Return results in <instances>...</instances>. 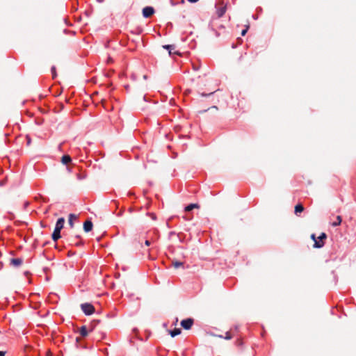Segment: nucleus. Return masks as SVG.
Instances as JSON below:
<instances>
[{"instance_id":"33","label":"nucleus","mask_w":356,"mask_h":356,"mask_svg":"<svg viewBox=\"0 0 356 356\" xmlns=\"http://www.w3.org/2000/svg\"><path fill=\"white\" fill-rule=\"evenodd\" d=\"M83 243L81 241L79 242V243H76V245H82Z\"/></svg>"},{"instance_id":"41","label":"nucleus","mask_w":356,"mask_h":356,"mask_svg":"<svg viewBox=\"0 0 356 356\" xmlns=\"http://www.w3.org/2000/svg\"><path fill=\"white\" fill-rule=\"evenodd\" d=\"M70 33H72V34H74L75 32L74 31H70Z\"/></svg>"},{"instance_id":"18","label":"nucleus","mask_w":356,"mask_h":356,"mask_svg":"<svg viewBox=\"0 0 356 356\" xmlns=\"http://www.w3.org/2000/svg\"><path fill=\"white\" fill-rule=\"evenodd\" d=\"M76 218V217L74 214H72V213L70 214L68 221H69V224L71 227H73V218Z\"/></svg>"},{"instance_id":"7","label":"nucleus","mask_w":356,"mask_h":356,"mask_svg":"<svg viewBox=\"0 0 356 356\" xmlns=\"http://www.w3.org/2000/svg\"><path fill=\"white\" fill-rule=\"evenodd\" d=\"M193 324V319L188 318L184 319L181 321V327L185 330H189Z\"/></svg>"},{"instance_id":"15","label":"nucleus","mask_w":356,"mask_h":356,"mask_svg":"<svg viewBox=\"0 0 356 356\" xmlns=\"http://www.w3.org/2000/svg\"><path fill=\"white\" fill-rule=\"evenodd\" d=\"M194 208H199V205L197 204H190L185 207V211L188 212L192 211Z\"/></svg>"},{"instance_id":"34","label":"nucleus","mask_w":356,"mask_h":356,"mask_svg":"<svg viewBox=\"0 0 356 356\" xmlns=\"http://www.w3.org/2000/svg\"><path fill=\"white\" fill-rule=\"evenodd\" d=\"M252 17H253L254 20H257V17L254 15H252Z\"/></svg>"},{"instance_id":"24","label":"nucleus","mask_w":356,"mask_h":356,"mask_svg":"<svg viewBox=\"0 0 356 356\" xmlns=\"http://www.w3.org/2000/svg\"><path fill=\"white\" fill-rule=\"evenodd\" d=\"M213 93V92H210V93H209V94H207V93L202 92V93L201 94V96H202V97H208V96H209V95H212Z\"/></svg>"},{"instance_id":"8","label":"nucleus","mask_w":356,"mask_h":356,"mask_svg":"<svg viewBox=\"0 0 356 356\" xmlns=\"http://www.w3.org/2000/svg\"><path fill=\"white\" fill-rule=\"evenodd\" d=\"M93 224L90 220H87L83 223V229L86 232H89L92 229Z\"/></svg>"},{"instance_id":"29","label":"nucleus","mask_w":356,"mask_h":356,"mask_svg":"<svg viewBox=\"0 0 356 356\" xmlns=\"http://www.w3.org/2000/svg\"><path fill=\"white\" fill-rule=\"evenodd\" d=\"M311 238L314 240V242H315V241H317V239L315 237V234H312Z\"/></svg>"},{"instance_id":"26","label":"nucleus","mask_w":356,"mask_h":356,"mask_svg":"<svg viewBox=\"0 0 356 356\" xmlns=\"http://www.w3.org/2000/svg\"><path fill=\"white\" fill-rule=\"evenodd\" d=\"M145 245H147V246H149V245H150V244H151V242H150L149 240H146V241H145Z\"/></svg>"},{"instance_id":"25","label":"nucleus","mask_w":356,"mask_h":356,"mask_svg":"<svg viewBox=\"0 0 356 356\" xmlns=\"http://www.w3.org/2000/svg\"><path fill=\"white\" fill-rule=\"evenodd\" d=\"M27 145H29L31 144V138L29 136H26Z\"/></svg>"},{"instance_id":"38","label":"nucleus","mask_w":356,"mask_h":356,"mask_svg":"<svg viewBox=\"0 0 356 356\" xmlns=\"http://www.w3.org/2000/svg\"><path fill=\"white\" fill-rule=\"evenodd\" d=\"M211 108H215L216 110L218 109L217 106H212Z\"/></svg>"},{"instance_id":"35","label":"nucleus","mask_w":356,"mask_h":356,"mask_svg":"<svg viewBox=\"0 0 356 356\" xmlns=\"http://www.w3.org/2000/svg\"><path fill=\"white\" fill-rule=\"evenodd\" d=\"M232 47L233 49H235V48H236V45H235V44L233 43V44H232Z\"/></svg>"},{"instance_id":"20","label":"nucleus","mask_w":356,"mask_h":356,"mask_svg":"<svg viewBox=\"0 0 356 356\" xmlns=\"http://www.w3.org/2000/svg\"><path fill=\"white\" fill-rule=\"evenodd\" d=\"M51 73H52L53 79H54L56 76L55 66H52L51 67Z\"/></svg>"},{"instance_id":"3","label":"nucleus","mask_w":356,"mask_h":356,"mask_svg":"<svg viewBox=\"0 0 356 356\" xmlns=\"http://www.w3.org/2000/svg\"><path fill=\"white\" fill-rule=\"evenodd\" d=\"M81 308L82 312L86 315L90 316L92 315L95 312V307L90 303H82L81 305Z\"/></svg>"},{"instance_id":"36","label":"nucleus","mask_w":356,"mask_h":356,"mask_svg":"<svg viewBox=\"0 0 356 356\" xmlns=\"http://www.w3.org/2000/svg\"><path fill=\"white\" fill-rule=\"evenodd\" d=\"M237 40H238V41L240 43H241L242 40H241L240 38H237Z\"/></svg>"},{"instance_id":"10","label":"nucleus","mask_w":356,"mask_h":356,"mask_svg":"<svg viewBox=\"0 0 356 356\" xmlns=\"http://www.w3.org/2000/svg\"><path fill=\"white\" fill-rule=\"evenodd\" d=\"M71 161H72V159H71L70 156H69V155H63L62 156L61 162L63 164L67 165V164L70 163Z\"/></svg>"},{"instance_id":"22","label":"nucleus","mask_w":356,"mask_h":356,"mask_svg":"<svg viewBox=\"0 0 356 356\" xmlns=\"http://www.w3.org/2000/svg\"><path fill=\"white\" fill-rule=\"evenodd\" d=\"M232 338V335L229 334V332H226L225 334V337H224V339H227V340H229V339H231Z\"/></svg>"},{"instance_id":"30","label":"nucleus","mask_w":356,"mask_h":356,"mask_svg":"<svg viewBox=\"0 0 356 356\" xmlns=\"http://www.w3.org/2000/svg\"><path fill=\"white\" fill-rule=\"evenodd\" d=\"M5 355H6V351L0 350V356H5Z\"/></svg>"},{"instance_id":"37","label":"nucleus","mask_w":356,"mask_h":356,"mask_svg":"<svg viewBox=\"0 0 356 356\" xmlns=\"http://www.w3.org/2000/svg\"><path fill=\"white\" fill-rule=\"evenodd\" d=\"M63 21H64L65 23L67 22V19L66 18H63Z\"/></svg>"},{"instance_id":"5","label":"nucleus","mask_w":356,"mask_h":356,"mask_svg":"<svg viewBox=\"0 0 356 356\" xmlns=\"http://www.w3.org/2000/svg\"><path fill=\"white\" fill-rule=\"evenodd\" d=\"M216 14L218 17H222L226 12L227 6L226 5H224L223 3L221 4H216Z\"/></svg>"},{"instance_id":"9","label":"nucleus","mask_w":356,"mask_h":356,"mask_svg":"<svg viewBox=\"0 0 356 356\" xmlns=\"http://www.w3.org/2000/svg\"><path fill=\"white\" fill-rule=\"evenodd\" d=\"M23 260L21 258H13L10 259V264L15 267L21 266Z\"/></svg>"},{"instance_id":"32","label":"nucleus","mask_w":356,"mask_h":356,"mask_svg":"<svg viewBox=\"0 0 356 356\" xmlns=\"http://www.w3.org/2000/svg\"><path fill=\"white\" fill-rule=\"evenodd\" d=\"M122 214H123V211H120L117 214V216H122Z\"/></svg>"},{"instance_id":"2","label":"nucleus","mask_w":356,"mask_h":356,"mask_svg":"<svg viewBox=\"0 0 356 356\" xmlns=\"http://www.w3.org/2000/svg\"><path fill=\"white\" fill-rule=\"evenodd\" d=\"M208 27L211 35H213L216 37H218L220 35V31L225 29L222 24H209Z\"/></svg>"},{"instance_id":"17","label":"nucleus","mask_w":356,"mask_h":356,"mask_svg":"<svg viewBox=\"0 0 356 356\" xmlns=\"http://www.w3.org/2000/svg\"><path fill=\"white\" fill-rule=\"evenodd\" d=\"M341 217L340 216H337L336 221L333 222L332 223V225L333 227H337V226L341 224Z\"/></svg>"},{"instance_id":"40","label":"nucleus","mask_w":356,"mask_h":356,"mask_svg":"<svg viewBox=\"0 0 356 356\" xmlns=\"http://www.w3.org/2000/svg\"><path fill=\"white\" fill-rule=\"evenodd\" d=\"M64 33H67V29H64Z\"/></svg>"},{"instance_id":"4","label":"nucleus","mask_w":356,"mask_h":356,"mask_svg":"<svg viewBox=\"0 0 356 356\" xmlns=\"http://www.w3.org/2000/svg\"><path fill=\"white\" fill-rule=\"evenodd\" d=\"M327 237V235L325 233L323 232L320 234V236L318 237L317 241H315V243H314V247L315 248H321L324 245V242L323 241V239H325Z\"/></svg>"},{"instance_id":"23","label":"nucleus","mask_w":356,"mask_h":356,"mask_svg":"<svg viewBox=\"0 0 356 356\" xmlns=\"http://www.w3.org/2000/svg\"><path fill=\"white\" fill-rule=\"evenodd\" d=\"M76 178L79 180H81V179H83L86 178V175H82L81 174H77L76 175Z\"/></svg>"},{"instance_id":"6","label":"nucleus","mask_w":356,"mask_h":356,"mask_svg":"<svg viewBox=\"0 0 356 356\" xmlns=\"http://www.w3.org/2000/svg\"><path fill=\"white\" fill-rule=\"evenodd\" d=\"M155 10L154 8L152 6H146L143 9V16L145 18H148L151 17L154 13Z\"/></svg>"},{"instance_id":"27","label":"nucleus","mask_w":356,"mask_h":356,"mask_svg":"<svg viewBox=\"0 0 356 356\" xmlns=\"http://www.w3.org/2000/svg\"><path fill=\"white\" fill-rule=\"evenodd\" d=\"M193 70L195 71H197L200 69V66H196L195 65H193Z\"/></svg>"},{"instance_id":"1","label":"nucleus","mask_w":356,"mask_h":356,"mask_svg":"<svg viewBox=\"0 0 356 356\" xmlns=\"http://www.w3.org/2000/svg\"><path fill=\"white\" fill-rule=\"evenodd\" d=\"M64 223L65 219L63 218H60L57 220L54 230L51 235L54 241H58L61 237L60 231L63 228Z\"/></svg>"},{"instance_id":"39","label":"nucleus","mask_w":356,"mask_h":356,"mask_svg":"<svg viewBox=\"0 0 356 356\" xmlns=\"http://www.w3.org/2000/svg\"><path fill=\"white\" fill-rule=\"evenodd\" d=\"M143 78H144L145 79H146L147 78V75H144V76H143Z\"/></svg>"},{"instance_id":"14","label":"nucleus","mask_w":356,"mask_h":356,"mask_svg":"<svg viewBox=\"0 0 356 356\" xmlns=\"http://www.w3.org/2000/svg\"><path fill=\"white\" fill-rule=\"evenodd\" d=\"M79 333H80V334L83 337H86L88 335V332L86 326L83 325L82 327H81L80 330H79Z\"/></svg>"},{"instance_id":"21","label":"nucleus","mask_w":356,"mask_h":356,"mask_svg":"<svg viewBox=\"0 0 356 356\" xmlns=\"http://www.w3.org/2000/svg\"><path fill=\"white\" fill-rule=\"evenodd\" d=\"M248 29H249V26H248V25H247V26H246V27H245L244 29H243V30L241 31V35H242V36H244V35L246 34V33H247V31H248Z\"/></svg>"},{"instance_id":"13","label":"nucleus","mask_w":356,"mask_h":356,"mask_svg":"<svg viewBox=\"0 0 356 356\" xmlns=\"http://www.w3.org/2000/svg\"><path fill=\"white\" fill-rule=\"evenodd\" d=\"M304 211V207L301 204H298L295 207V213L298 215L300 213Z\"/></svg>"},{"instance_id":"28","label":"nucleus","mask_w":356,"mask_h":356,"mask_svg":"<svg viewBox=\"0 0 356 356\" xmlns=\"http://www.w3.org/2000/svg\"><path fill=\"white\" fill-rule=\"evenodd\" d=\"M153 220H156V215L154 213H150L149 214Z\"/></svg>"},{"instance_id":"11","label":"nucleus","mask_w":356,"mask_h":356,"mask_svg":"<svg viewBox=\"0 0 356 356\" xmlns=\"http://www.w3.org/2000/svg\"><path fill=\"white\" fill-rule=\"evenodd\" d=\"M175 45L174 44H165L163 45V48L168 50L169 52V54H172V51L175 49Z\"/></svg>"},{"instance_id":"16","label":"nucleus","mask_w":356,"mask_h":356,"mask_svg":"<svg viewBox=\"0 0 356 356\" xmlns=\"http://www.w3.org/2000/svg\"><path fill=\"white\" fill-rule=\"evenodd\" d=\"M143 29L140 27L130 29V32L133 34L139 35L142 33Z\"/></svg>"},{"instance_id":"12","label":"nucleus","mask_w":356,"mask_h":356,"mask_svg":"<svg viewBox=\"0 0 356 356\" xmlns=\"http://www.w3.org/2000/svg\"><path fill=\"white\" fill-rule=\"evenodd\" d=\"M181 332V330L180 328H175L170 331V334L172 337H175L179 334H180Z\"/></svg>"},{"instance_id":"31","label":"nucleus","mask_w":356,"mask_h":356,"mask_svg":"<svg viewBox=\"0 0 356 356\" xmlns=\"http://www.w3.org/2000/svg\"><path fill=\"white\" fill-rule=\"evenodd\" d=\"M188 2L190 3H196L199 0H187Z\"/></svg>"},{"instance_id":"19","label":"nucleus","mask_w":356,"mask_h":356,"mask_svg":"<svg viewBox=\"0 0 356 356\" xmlns=\"http://www.w3.org/2000/svg\"><path fill=\"white\" fill-rule=\"evenodd\" d=\"M173 266L175 267V268H179L180 266H183V263L181 262V261H175L173 263Z\"/></svg>"}]
</instances>
